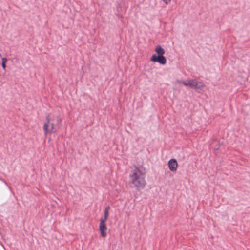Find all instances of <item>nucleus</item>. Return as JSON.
I'll use <instances>...</instances> for the list:
<instances>
[{"label": "nucleus", "instance_id": "1", "mask_svg": "<svg viewBox=\"0 0 250 250\" xmlns=\"http://www.w3.org/2000/svg\"><path fill=\"white\" fill-rule=\"evenodd\" d=\"M134 169L130 175L129 186L131 188H136L137 191L143 189L146 185L145 180L146 170L142 166H135Z\"/></svg>", "mask_w": 250, "mask_h": 250}, {"label": "nucleus", "instance_id": "2", "mask_svg": "<svg viewBox=\"0 0 250 250\" xmlns=\"http://www.w3.org/2000/svg\"><path fill=\"white\" fill-rule=\"evenodd\" d=\"M62 122V119L59 116H51L47 114L46 116V121L43 126V130L44 132V135L46 136L48 134H52L56 132L57 129L55 125L57 124H60Z\"/></svg>", "mask_w": 250, "mask_h": 250}, {"label": "nucleus", "instance_id": "3", "mask_svg": "<svg viewBox=\"0 0 250 250\" xmlns=\"http://www.w3.org/2000/svg\"><path fill=\"white\" fill-rule=\"evenodd\" d=\"M155 51L158 55L156 54L152 55L150 61L165 65L167 62L166 58L164 56V54L165 53V50L160 45H158L155 48Z\"/></svg>", "mask_w": 250, "mask_h": 250}, {"label": "nucleus", "instance_id": "4", "mask_svg": "<svg viewBox=\"0 0 250 250\" xmlns=\"http://www.w3.org/2000/svg\"><path fill=\"white\" fill-rule=\"evenodd\" d=\"M177 82L183 84L184 85L188 86L192 89L196 90L202 89L204 87L205 85L202 82H198L195 79H190L188 81L178 80Z\"/></svg>", "mask_w": 250, "mask_h": 250}, {"label": "nucleus", "instance_id": "5", "mask_svg": "<svg viewBox=\"0 0 250 250\" xmlns=\"http://www.w3.org/2000/svg\"><path fill=\"white\" fill-rule=\"evenodd\" d=\"M105 222L104 220H100L99 229L101 232V235L103 237H105L106 236L107 228L106 226Z\"/></svg>", "mask_w": 250, "mask_h": 250}, {"label": "nucleus", "instance_id": "6", "mask_svg": "<svg viewBox=\"0 0 250 250\" xmlns=\"http://www.w3.org/2000/svg\"><path fill=\"white\" fill-rule=\"evenodd\" d=\"M169 169L170 171L173 172L177 170L178 167V163L175 159H171L168 162Z\"/></svg>", "mask_w": 250, "mask_h": 250}, {"label": "nucleus", "instance_id": "7", "mask_svg": "<svg viewBox=\"0 0 250 250\" xmlns=\"http://www.w3.org/2000/svg\"><path fill=\"white\" fill-rule=\"evenodd\" d=\"M110 209V207L109 206L106 207L105 210L104 211V218H101L100 220H104V221H106L108 216H109V210Z\"/></svg>", "mask_w": 250, "mask_h": 250}, {"label": "nucleus", "instance_id": "8", "mask_svg": "<svg viewBox=\"0 0 250 250\" xmlns=\"http://www.w3.org/2000/svg\"><path fill=\"white\" fill-rule=\"evenodd\" d=\"M2 67L4 70H5L6 69V63L2 62L1 63Z\"/></svg>", "mask_w": 250, "mask_h": 250}, {"label": "nucleus", "instance_id": "9", "mask_svg": "<svg viewBox=\"0 0 250 250\" xmlns=\"http://www.w3.org/2000/svg\"><path fill=\"white\" fill-rule=\"evenodd\" d=\"M1 59H2V62L6 63V62L7 61V58H2Z\"/></svg>", "mask_w": 250, "mask_h": 250}, {"label": "nucleus", "instance_id": "10", "mask_svg": "<svg viewBox=\"0 0 250 250\" xmlns=\"http://www.w3.org/2000/svg\"><path fill=\"white\" fill-rule=\"evenodd\" d=\"M166 4H168L169 2H170L171 0H162Z\"/></svg>", "mask_w": 250, "mask_h": 250}, {"label": "nucleus", "instance_id": "11", "mask_svg": "<svg viewBox=\"0 0 250 250\" xmlns=\"http://www.w3.org/2000/svg\"><path fill=\"white\" fill-rule=\"evenodd\" d=\"M0 57H1V54L0 53Z\"/></svg>", "mask_w": 250, "mask_h": 250}]
</instances>
